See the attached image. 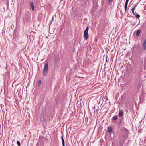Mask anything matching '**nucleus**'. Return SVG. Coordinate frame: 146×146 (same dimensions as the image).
<instances>
[{"instance_id": "nucleus-6", "label": "nucleus", "mask_w": 146, "mask_h": 146, "mask_svg": "<svg viewBox=\"0 0 146 146\" xmlns=\"http://www.w3.org/2000/svg\"><path fill=\"white\" fill-rule=\"evenodd\" d=\"M31 6L33 11H34V6L33 2H31Z\"/></svg>"}, {"instance_id": "nucleus-15", "label": "nucleus", "mask_w": 146, "mask_h": 146, "mask_svg": "<svg viewBox=\"0 0 146 146\" xmlns=\"http://www.w3.org/2000/svg\"><path fill=\"white\" fill-rule=\"evenodd\" d=\"M128 5V3H125V7H127Z\"/></svg>"}, {"instance_id": "nucleus-11", "label": "nucleus", "mask_w": 146, "mask_h": 146, "mask_svg": "<svg viewBox=\"0 0 146 146\" xmlns=\"http://www.w3.org/2000/svg\"><path fill=\"white\" fill-rule=\"evenodd\" d=\"M17 144L19 145V146H21V143L19 141H17Z\"/></svg>"}, {"instance_id": "nucleus-16", "label": "nucleus", "mask_w": 146, "mask_h": 146, "mask_svg": "<svg viewBox=\"0 0 146 146\" xmlns=\"http://www.w3.org/2000/svg\"><path fill=\"white\" fill-rule=\"evenodd\" d=\"M129 0H126L125 3H128V2L129 1Z\"/></svg>"}, {"instance_id": "nucleus-10", "label": "nucleus", "mask_w": 146, "mask_h": 146, "mask_svg": "<svg viewBox=\"0 0 146 146\" xmlns=\"http://www.w3.org/2000/svg\"><path fill=\"white\" fill-rule=\"evenodd\" d=\"M112 131V128L111 127L109 128L108 130V132H111Z\"/></svg>"}, {"instance_id": "nucleus-1", "label": "nucleus", "mask_w": 146, "mask_h": 146, "mask_svg": "<svg viewBox=\"0 0 146 146\" xmlns=\"http://www.w3.org/2000/svg\"><path fill=\"white\" fill-rule=\"evenodd\" d=\"M48 64L46 63L44 68L43 75L44 76H46L48 73Z\"/></svg>"}, {"instance_id": "nucleus-14", "label": "nucleus", "mask_w": 146, "mask_h": 146, "mask_svg": "<svg viewBox=\"0 0 146 146\" xmlns=\"http://www.w3.org/2000/svg\"><path fill=\"white\" fill-rule=\"evenodd\" d=\"M113 0H108V3H111L112 1Z\"/></svg>"}, {"instance_id": "nucleus-4", "label": "nucleus", "mask_w": 146, "mask_h": 146, "mask_svg": "<svg viewBox=\"0 0 146 146\" xmlns=\"http://www.w3.org/2000/svg\"><path fill=\"white\" fill-rule=\"evenodd\" d=\"M123 111L122 110H120L119 111V115L120 117H121L123 115Z\"/></svg>"}, {"instance_id": "nucleus-3", "label": "nucleus", "mask_w": 146, "mask_h": 146, "mask_svg": "<svg viewBox=\"0 0 146 146\" xmlns=\"http://www.w3.org/2000/svg\"><path fill=\"white\" fill-rule=\"evenodd\" d=\"M137 5H135V7L132 9V11L133 13V14L135 16L136 18H139L140 17V16L137 13H136V12L135 13L134 10L136 8V7L137 6Z\"/></svg>"}, {"instance_id": "nucleus-7", "label": "nucleus", "mask_w": 146, "mask_h": 146, "mask_svg": "<svg viewBox=\"0 0 146 146\" xmlns=\"http://www.w3.org/2000/svg\"><path fill=\"white\" fill-rule=\"evenodd\" d=\"M61 138H62V145H63V146H65L64 139L62 136Z\"/></svg>"}, {"instance_id": "nucleus-9", "label": "nucleus", "mask_w": 146, "mask_h": 146, "mask_svg": "<svg viewBox=\"0 0 146 146\" xmlns=\"http://www.w3.org/2000/svg\"><path fill=\"white\" fill-rule=\"evenodd\" d=\"M118 117L117 115H115L113 117L112 119L113 120H115L117 119Z\"/></svg>"}, {"instance_id": "nucleus-2", "label": "nucleus", "mask_w": 146, "mask_h": 146, "mask_svg": "<svg viewBox=\"0 0 146 146\" xmlns=\"http://www.w3.org/2000/svg\"><path fill=\"white\" fill-rule=\"evenodd\" d=\"M89 29V27H87L85 30L84 33V39L85 40H86L88 39L89 38L88 37V30Z\"/></svg>"}, {"instance_id": "nucleus-17", "label": "nucleus", "mask_w": 146, "mask_h": 146, "mask_svg": "<svg viewBox=\"0 0 146 146\" xmlns=\"http://www.w3.org/2000/svg\"><path fill=\"white\" fill-rule=\"evenodd\" d=\"M125 7V12H126V10H127V7Z\"/></svg>"}, {"instance_id": "nucleus-13", "label": "nucleus", "mask_w": 146, "mask_h": 146, "mask_svg": "<svg viewBox=\"0 0 146 146\" xmlns=\"http://www.w3.org/2000/svg\"><path fill=\"white\" fill-rule=\"evenodd\" d=\"M144 65L145 66H146V60H144Z\"/></svg>"}, {"instance_id": "nucleus-8", "label": "nucleus", "mask_w": 146, "mask_h": 146, "mask_svg": "<svg viewBox=\"0 0 146 146\" xmlns=\"http://www.w3.org/2000/svg\"><path fill=\"white\" fill-rule=\"evenodd\" d=\"M140 32H141L140 30H138L136 32V36H139L140 33Z\"/></svg>"}, {"instance_id": "nucleus-5", "label": "nucleus", "mask_w": 146, "mask_h": 146, "mask_svg": "<svg viewBox=\"0 0 146 146\" xmlns=\"http://www.w3.org/2000/svg\"><path fill=\"white\" fill-rule=\"evenodd\" d=\"M143 47L144 48V49L145 50H146V38L145 40L143 45Z\"/></svg>"}, {"instance_id": "nucleus-12", "label": "nucleus", "mask_w": 146, "mask_h": 146, "mask_svg": "<svg viewBox=\"0 0 146 146\" xmlns=\"http://www.w3.org/2000/svg\"><path fill=\"white\" fill-rule=\"evenodd\" d=\"M41 80H39L38 81V85H40L41 84Z\"/></svg>"}]
</instances>
